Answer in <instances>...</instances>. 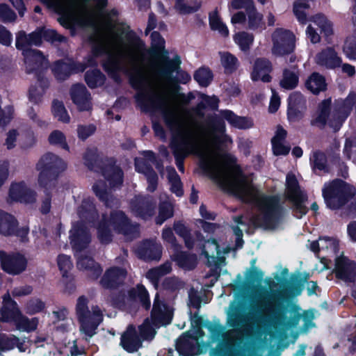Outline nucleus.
Wrapping results in <instances>:
<instances>
[{"instance_id": "f257e3e1", "label": "nucleus", "mask_w": 356, "mask_h": 356, "mask_svg": "<svg viewBox=\"0 0 356 356\" xmlns=\"http://www.w3.org/2000/svg\"><path fill=\"white\" fill-rule=\"evenodd\" d=\"M66 168V163L52 152L45 153L37 163L36 170L39 172L38 182L39 186L45 190L46 195L40 207V212L42 214L46 215L50 212L51 191L56 187L59 176Z\"/></svg>"}, {"instance_id": "f03ea898", "label": "nucleus", "mask_w": 356, "mask_h": 356, "mask_svg": "<svg viewBox=\"0 0 356 356\" xmlns=\"http://www.w3.org/2000/svg\"><path fill=\"white\" fill-rule=\"evenodd\" d=\"M349 95L345 99L336 100L332 108L331 98L323 99L317 106L316 115L311 120L312 126L323 129L327 125L338 132L350 115L355 104Z\"/></svg>"}, {"instance_id": "7ed1b4c3", "label": "nucleus", "mask_w": 356, "mask_h": 356, "mask_svg": "<svg viewBox=\"0 0 356 356\" xmlns=\"http://www.w3.org/2000/svg\"><path fill=\"white\" fill-rule=\"evenodd\" d=\"M84 165L88 170L101 174L111 188H120L123 184L124 172L116 165L114 157L99 153L96 147L87 148L83 156Z\"/></svg>"}, {"instance_id": "20e7f679", "label": "nucleus", "mask_w": 356, "mask_h": 356, "mask_svg": "<svg viewBox=\"0 0 356 356\" xmlns=\"http://www.w3.org/2000/svg\"><path fill=\"white\" fill-rule=\"evenodd\" d=\"M70 238L71 244L76 251L77 268L81 270L86 271L88 276L91 279H97L102 272L101 266L92 257L83 255L81 252L90 242V234L85 224H74L70 230Z\"/></svg>"}, {"instance_id": "39448f33", "label": "nucleus", "mask_w": 356, "mask_h": 356, "mask_svg": "<svg viewBox=\"0 0 356 356\" xmlns=\"http://www.w3.org/2000/svg\"><path fill=\"white\" fill-rule=\"evenodd\" d=\"M88 40L91 44V54L85 58L86 63H81L86 66V70L88 67H96L97 58L107 55L106 59L102 61V66L111 79L115 83H121L120 74L124 70L121 59L116 54L109 53L106 45L94 36H90Z\"/></svg>"}, {"instance_id": "423d86ee", "label": "nucleus", "mask_w": 356, "mask_h": 356, "mask_svg": "<svg viewBox=\"0 0 356 356\" xmlns=\"http://www.w3.org/2000/svg\"><path fill=\"white\" fill-rule=\"evenodd\" d=\"M129 83L137 91L136 102L143 112L154 111L164 105L162 97L149 88V81L141 70L136 69L129 74Z\"/></svg>"}, {"instance_id": "0eeeda50", "label": "nucleus", "mask_w": 356, "mask_h": 356, "mask_svg": "<svg viewBox=\"0 0 356 356\" xmlns=\"http://www.w3.org/2000/svg\"><path fill=\"white\" fill-rule=\"evenodd\" d=\"M277 284L273 282V284L269 285L268 289L264 290L259 294L257 300L260 312L273 325L282 323L285 316V292L277 289Z\"/></svg>"}, {"instance_id": "6e6552de", "label": "nucleus", "mask_w": 356, "mask_h": 356, "mask_svg": "<svg viewBox=\"0 0 356 356\" xmlns=\"http://www.w3.org/2000/svg\"><path fill=\"white\" fill-rule=\"evenodd\" d=\"M356 195V188L348 182L337 178L325 183L322 195L327 208L337 210L344 207Z\"/></svg>"}, {"instance_id": "1a4fd4ad", "label": "nucleus", "mask_w": 356, "mask_h": 356, "mask_svg": "<svg viewBox=\"0 0 356 356\" xmlns=\"http://www.w3.org/2000/svg\"><path fill=\"white\" fill-rule=\"evenodd\" d=\"M76 315L80 323V331L86 337H92L99 325L103 321L102 310L97 305L88 307V299L81 296L76 300L75 307Z\"/></svg>"}, {"instance_id": "9d476101", "label": "nucleus", "mask_w": 356, "mask_h": 356, "mask_svg": "<svg viewBox=\"0 0 356 356\" xmlns=\"http://www.w3.org/2000/svg\"><path fill=\"white\" fill-rule=\"evenodd\" d=\"M285 199L291 204L293 215L301 218L309 211L305 205L308 200L307 193L301 189L299 182L293 174H288L286 177Z\"/></svg>"}, {"instance_id": "9b49d317", "label": "nucleus", "mask_w": 356, "mask_h": 356, "mask_svg": "<svg viewBox=\"0 0 356 356\" xmlns=\"http://www.w3.org/2000/svg\"><path fill=\"white\" fill-rule=\"evenodd\" d=\"M152 50L151 54L159 56L164 53L161 58L163 64L159 74L164 77H170L172 73L179 67L181 65V59L179 56L176 55L173 59H170L167 56L168 51L165 49V40L159 31H154L150 35Z\"/></svg>"}, {"instance_id": "f8f14e48", "label": "nucleus", "mask_w": 356, "mask_h": 356, "mask_svg": "<svg viewBox=\"0 0 356 356\" xmlns=\"http://www.w3.org/2000/svg\"><path fill=\"white\" fill-rule=\"evenodd\" d=\"M222 159L226 165L232 167L236 170L237 175L241 177V179L234 181L224 179L220 182V184L222 186H226L228 191L241 202H248L252 194L250 190L243 185L245 177L240 165L236 163V158L229 153H225L222 156Z\"/></svg>"}, {"instance_id": "ddd939ff", "label": "nucleus", "mask_w": 356, "mask_h": 356, "mask_svg": "<svg viewBox=\"0 0 356 356\" xmlns=\"http://www.w3.org/2000/svg\"><path fill=\"white\" fill-rule=\"evenodd\" d=\"M12 308L6 306L0 309V321L13 322L16 328L19 331L31 332L35 331L38 325V318H29L19 310L17 303H11Z\"/></svg>"}, {"instance_id": "4468645a", "label": "nucleus", "mask_w": 356, "mask_h": 356, "mask_svg": "<svg viewBox=\"0 0 356 356\" xmlns=\"http://www.w3.org/2000/svg\"><path fill=\"white\" fill-rule=\"evenodd\" d=\"M259 209L262 222H280L286 213L278 195H264L261 199Z\"/></svg>"}, {"instance_id": "2eb2a0df", "label": "nucleus", "mask_w": 356, "mask_h": 356, "mask_svg": "<svg viewBox=\"0 0 356 356\" xmlns=\"http://www.w3.org/2000/svg\"><path fill=\"white\" fill-rule=\"evenodd\" d=\"M272 53L276 56H283L293 53L296 47L293 33L284 29H277L272 35Z\"/></svg>"}, {"instance_id": "dca6fc26", "label": "nucleus", "mask_w": 356, "mask_h": 356, "mask_svg": "<svg viewBox=\"0 0 356 356\" xmlns=\"http://www.w3.org/2000/svg\"><path fill=\"white\" fill-rule=\"evenodd\" d=\"M203 335V331L199 325L193 330L183 334L177 340L175 348L177 351L183 356H193L200 350L199 337Z\"/></svg>"}, {"instance_id": "f3484780", "label": "nucleus", "mask_w": 356, "mask_h": 356, "mask_svg": "<svg viewBox=\"0 0 356 356\" xmlns=\"http://www.w3.org/2000/svg\"><path fill=\"white\" fill-rule=\"evenodd\" d=\"M307 99L299 91L291 92L287 98L286 115L289 122H299L307 111Z\"/></svg>"}, {"instance_id": "a211bd4d", "label": "nucleus", "mask_w": 356, "mask_h": 356, "mask_svg": "<svg viewBox=\"0 0 356 356\" xmlns=\"http://www.w3.org/2000/svg\"><path fill=\"white\" fill-rule=\"evenodd\" d=\"M86 70V66L80 62L70 60L68 62L64 60H58L54 62L52 72L57 80L65 81L72 74L83 72Z\"/></svg>"}, {"instance_id": "6ab92c4d", "label": "nucleus", "mask_w": 356, "mask_h": 356, "mask_svg": "<svg viewBox=\"0 0 356 356\" xmlns=\"http://www.w3.org/2000/svg\"><path fill=\"white\" fill-rule=\"evenodd\" d=\"M0 261L2 269L12 275L23 272L26 267V260L20 254H8L0 250Z\"/></svg>"}, {"instance_id": "aec40b11", "label": "nucleus", "mask_w": 356, "mask_h": 356, "mask_svg": "<svg viewBox=\"0 0 356 356\" xmlns=\"http://www.w3.org/2000/svg\"><path fill=\"white\" fill-rule=\"evenodd\" d=\"M334 273L337 278L346 282H354L356 279V263L344 256L335 260Z\"/></svg>"}, {"instance_id": "412c9836", "label": "nucleus", "mask_w": 356, "mask_h": 356, "mask_svg": "<svg viewBox=\"0 0 356 356\" xmlns=\"http://www.w3.org/2000/svg\"><path fill=\"white\" fill-rule=\"evenodd\" d=\"M131 207L137 216L146 220L154 215L156 202L150 196H138L131 202Z\"/></svg>"}, {"instance_id": "4be33fe9", "label": "nucleus", "mask_w": 356, "mask_h": 356, "mask_svg": "<svg viewBox=\"0 0 356 356\" xmlns=\"http://www.w3.org/2000/svg\"><path fill=\"white\" fill-rule=\"evenodd\" d=\"M70 93L72 102L77 106L80 111H88L92 109L91 95L83 83L74 84Z\"/></svg>"}, {"instance_id": "5701e85b", "label": "nucleus", "mask_w": 356, "mask_h": 356, "mask_svg": "<svg viewBox=\"0 0 356 356\" xmlns=\"http://www.w3.org/2000/svg\"><path fill=\"white\" fill-rule=\"evenodd\" d=\"M9 197L15 202L32 204L36 200V193L28 188L24 181H21L11 184Z\"/></svg>"}, {"instance_id": "b1692460", "label": "nucleus", "mask_w": 356, "mask_h": 356, "mask_svg": "<svg viewBox=\"0 0 356 356\" xmlns=\"http://www.w3.org/2000/svg\"><path fill=\"white\" fill-rule=\"evenodd\" d=\"M77 215L80 220L75 222H106L99 220V212L93 202V200L88 197L82 200L77 208Z\"/></svg>"}, {"instance_id": "393cba45", "label": "nucleus", "mask_w": 356, "mask_h": 356, "mask_svg": "<svg viewBox=\"0 0 356 356\" xmlns=\"http://www.w3.org/2000/svg\"><path fill=\"white\" fill-rule=\"evenodd\" d=\"M24 57L28 74L45 72L47 70V60L41 51L38 49L28 51Z\"/></svg>"}, {"instance_id": "a878e982", "label": "nucleus", "mask_w": 356, "mask_h": 356, "mask_svg": "<svg viewBox=\"0 0 356 356\" xmlns=\"http://www.w3.org/2000/svg\"><path fill=\"white\" fill-rule=\"evenodd\" d=\"M273 71V65L266 58H257L254 60L251 79L253 81L261 80L264 83H270L272 81L270 72Z\"/></svg>"}, {"instance_id": "bb28decb", "label": "nucleus", "mask_w": 356, "mask_h": 356, "mask_svg": "<svg viewBox=\"0 0 356 356\" xmlns=\"http://www.w3.org/2000/svg\"><path fill=\"white\" fill-rule=\"evenodd\" d=\"M120 345L129 353H135L142 347L143 340L134 325H129L122 334Z\"/></svg>"}, {"instance_id": "cd10ccee", "label": "nucleus", "mask_w": 356, "mask_h": 356, "mask_svg": "<svg viewBox=\"0 0 356 356\" xmlns=\"http://www.w3.org/2000/svg\"><path fill=\"white\" fill-rule=\"evenodd\" d=\"M138 256L144 260H159L162 254V246L154 240H146L136 249Z\"/></svg>"}, {"instance_id": "c85d7f7f", "label": "nucleus", "mask_w": 356, "mask_h": 356, "mask_svg": "<svg viewBox=\"0 0 356 356\" xmlns=\"http://www.w3.org/2000/svg\"><path fill=\"white\" fill-rule=\"evenodd\" d=\"M172 316L171 307L161 302L159 300V295L156 294L152 311V318L154 323L168 324L171 321Z\"/></svg>"}, {"instance_id": "c756f323", "label": "nucleus", "mask_w": 356, "mask_h": 356, "mask_svg": "<svg viewBox=\"0 0 356 356\" xmlns=\"http://www.w3.org/2000/svg\"><path fill=\"white\" fill-rule=\"evenodd\" d=\"M92 191L105 207L108 208L119 207V200L108 191L106 181L102 180L96 181L92 186Z\"/></svg>"}, {"instance_id": "7c9ffc66", "label": "nucleus", "mask_w": 356, "mask_h": 356, "mask_svg": "<svg viewBox=\"0 0 356 356\" xmlns=\"http://www.w3.org/2000/svg\"><path fill=\"white\" fill-rule=\"evenodd\" d=\"M316 63L328 69H335L341 65L342 60L333 47H328L317 54Z\"/></svg>"}, {"instance_id": "2f4dec72", "label": "nucleus", "mask_w": 356, "mask_h": 356, "mask_svg": "<svg viewBox=\"0 0 356 356\" xmlns=\"http://www.w3.org/2000/svg\"><path fill=\"white\" fill-rule=\"evenodd\" d=\"M127 270L122 268L113 267L108 269L101 280L104 288H115L123 283L127 277Z\"/></svg>"}, {"instance_id": "473e14b6", "label": "nucleus", "mask_w": 356, "mask_h": 356, "mask_svg": "<svg viewBox=\"0 0 356 356\" xmlns=\"http://www.w3.org/2000/svg\"><path fill=\"white\" fill-rule=\"evenodd\" d=\"M220 115L230 124L231 127L238 129H248L254 126L252 118L239 116L234 111L228 109L221 110Z\"/></svg>"}, {"instance_id": "72a5a7b5", "label": "nucleus", "mask_w": 356, "mask_h": 356, "mask_svg": "<svg viewBox=\"0 0 356 356\" xmlns=\"http://www.w3.org/2000/svg\"><path fill=\"white\" fill-rule=\"evenodd\" d=\"M29 232L27 225L22 224H0V234L3 236H16L22 241H26Z\"/></svg>"}, {"instance_id": "f704fd0d", "label": "nucleus", "mask_w": 356, "mask_h": 356, "mask_svg": "<svg viewBox=\"0 0 356 356\" xmlns=\"http://www.w3.org/2000/svg\"><path fill=\"white\" fill-rule=\"evenodd\" d=\"M305 87L314 95H318L327 90V83L323 75L313 72L305 81Z\"/></svg>"}, {"instance_id": "c9c22d12", "label": "nucleus", "mask_w": 356, "mask_h": 356, "mask_svg": "<svg viewBox=\"0 0 356 356\" xmlns=\"http://www.w3.org/2000/svg\"><path fill=\"white\" fill-rule=\"evenodd\" d=\"M84 80L90 88L95 89L102 86L105 83L106 77L99 69L95 68L85 72Z\"/></svg>"}, {"instance_id": "e433bc0d", "label": "nucleus", "mask_w": 356, "mask_h": 356, "mask_svg": "<svg viewBox=\"0 0 356 356\" xmlns=\"http://www.w3.org/2000/svg\"><path fill=\"white\" fill-rule=\"evenodd\" d=\"M233 39L240 50L244 54H248L253 45L254 37L252 33L238 31L234 35Z\"/></svg>"}, {"instance_id": "4c0bfd02", "label": "nucleus", "mask_w": 356, "mask_h": 356, "mask_svg": "<svg viewBox=\"0 0 356 356\" xmlns=\"http://www.w3.org/2000/svg\"><path fill=\"white\" fill-rule=\"evenodd\" d=\"M189 143L186 138L181 134L172 137L170 147L174 156L186 155L187 156V149L189 147Z\"/></svg>"}, {"instance_id": "58836bf2", "label": "nucleus", "mask_w": 356, "mask_h": 356, "mask_svg": "<svg viewBox=\"0 0 356 356\" xmlns=\"http://www.w3.org/2000/svg\"><path fill=\"white\" fill-rule=\"evenodd\" d=\"M209 26L212 31H218L222 37L229 35V29L218 14V8L209 13Z\"/></svg>"}, {"instance_id": "ea45409f", "label": "nucleus", "mask_w": 356, "mask_h": 356, "mask_svg": "<svg viewBox=\"0 0 356 356\" xmlns=\"http://www.w3.org/2000/svg\"><path fill=\"white\" fill-rule=\"evenodd\" d=\"M299 83V74L288 68H285L282 72V78L280 81L281 88L291 90L295 89Z\"/></svg>"}, {"instance_id": "a19ab883", "label": "nucleus", "mask_w": 356, "mask_h": 356, "mask_svg": "<svg viewBox=\"0 0 356 356\" xmlns=\"http://www.w3.org/2000/svg\"><path fill=\"white\" fill-rule=\"evenodd\" d=\"M113 229L118 234H122L126 240H133L139 236L138 224H113Z\"/></svg>"}, {"instance_id": "79ce46f5", "label": "nucleus", "mask_w": 356, "mask_h": 356, "mask_svg": "<svg viewBox=\"0 0 356 356\" xmlns=\"http://www.w3.org/2000/svg\"><path fill=\"white\" fill-rule=\"evenodd\" d=\"M310 164L312 170L316 172V170L323 171L324 172H329L327 166V159L325 154L320 150H316L313 152L312 156L310 157Z\"/></svg>"}, {"instance_id": "37998d69", "label": "nucleus", "mask_w": 356, "mask_h": 356, "mask_svg": "<svg viewBox=\"0 0 356 356\" xmlns=\"http://www.w3.org/2000/svg\"><path fill=\"white\" fill-rule=\"evenodd\" d=\"M173 259L180 267L186 270L193 269L197 263L195 254H187L184 252H178L173 255Z\"/></svg>"}, {"instance_id": "c03bdc74", "label": "nucleus", "mask_w": 356, "mask_h": 356, "mask_svg": "<svg viewBox=\"0 0 356 356\" xmlns=\"http://www.w3.org/2000/svg\"><path fill=\"white\" fill-rule=\"evenodd\" d=\"M220 61L226 74H233L239 67L237 57L229 51L224 52L221 55Z\"/></svg>"}, {"instance_id": "a18cd8bd", "label": "nucleus", "mask_w": 356, "mask_h": 356, "mask_svg": "<svg viewBox=\"0 0 356 356\" xmlns=\"http://www.w3.org/2000/svg\"><path fill=\"white\" fill-rule=\"evenodd\" d=\"M193 79L201 87H207L213 81V74L209 67L202 66L195 71Z\"/></svg>"}, {"instance_id": "49530a36", "label": "nucleus", "mask_w": 356, "mask_h": 356, "mask_svg": "<svg viewBox=\"0 0 356 356\" xmlns=\"http://www.w3.org/2000/svg\"><path fill=\"white\" fill-rule=\"evenodd\" d=\"M219 99L216 96H209L203 95L202 100L199 102L197 106L193 108V111L197 115H201L202 111L209 108L211 111H216L218 108Z\"/></svg>"}, {"instance_id": "de8ad7c7", "label": "nucleus", "mask_w": 356, "mask_h": 356, "mask_svg": "<svg viewBox=\"0 0 356 356\" xmlns=\"http://www.w3.org/2000/svg\"><path fill=\"white\" fill-rule=\"evenodd\" d=\"M198 166L204 175L209 176L213 179H221L220 175L216 172L212 161L209 157L200 156Z\"/></svg>"}, {"instance_id": "09e8293b", "label": "nucleus", "mask_w": 356, "mask_h": 356, "mask_svg": "<svg viewBox=\"0 0 356 356\" xmlns=\"http://www.w3.org/2000/svg\"><path fill=\"white\" fill-rule=\"evenodd\" d=\"M51 112L54 118L63 123H69L70 117L62 101L54 99L51 106Z\"/></svg>"}, {"instance_id": "8fccbe9b", "label": "nucleus", "mask_w": 356, "mask_h": 356, "mask_svg": "<svg viewBox=\"0 0 356 356\" xmlns=\"http://www.w3.org/2000/svg\"><path fill=\"white\" fill-rule=\"evenodd\" d=\"M129 296L134 299L138 300L146 309L150 307L148 292L143 285H137L136 287L131 289L129 291Z\"/></svg>"}, {"instance_id": "3c124183", "label": "nucleus", "mask_w": 356, "mask_h": 356, "mask_svg": "<svg viewBox=\"0 0 356 356\" xmlns=\"http://www.w3.org/2000/svg\"><path fill=\"white\" fill-rule=\"evenodd\" d=\"M247 15L248 17V27L250 29L255 31L262 28V14L257 12L255 6H250L247 8Z\"/></svg>"}, {"instance_id": "603ef678", "label": "nucleus", "mask_w": 356, "mask_h": 356, "mask_svg": "<svg viewBox=\"0 0 356 356\" xmlns=\"http://www.w3.org/2000/svg\"><path fill=\"white\" fill-rule=\"evenodd\" d=\"M174 215L173 204L166 200L160 202L159 204V213L155 222H164Z\"/></svg>"}, {"instance_id": "864d4df0", "label": "nucleus", "mask_w": 356, "mask_h": 356, "mask_svg": "<svg viewBox=\"0 0 356 356\" xmlns=\"http://www.w3.org/2000/svg\"><path fill=\"white\" fill-rule=\"evenodd\" d=\"M15 47L17 49L22 51V55L27 54L28 51H31V44L29 35L24 31H20L16 35Z\"/></svg>"}, {"instance_id": "5fc2aeb1", "label": "nucleus", "mask_w": 356, "mask_h": 356, "mask_svg": "<svg viewBox=\"0 0 356 356\" xmlns=\"http://www.w3.org/2000/svg\"><path fill=\"white\" fill-rule=\"evenodd\" d=\"M42 33V39L47 42L55 44L56 42L62 43L67 40V38L64 35L59 34L54 29H47L44 27H41Z\"/></svg>"}, {"instance_id": "6e6d98bb", "label": "nucleus", "mask_w": 356, "mask_h": 356, "mask_svg": "<svg viewBox=\"0 0 356 356\" xmlns=\"http://www.w3.org/2000/svg\"><path fill=\"white\" fill-rule=\"evenodd\" d=\"M17 343V337L14 334H0V350L6 352L14 349Z\"/></svg>"}, {"instance_id": "4d7b16f0", "label": "nucleus", "mask_w": 356, "mask_h": 356, "mask_svg": "<svg viewBox=\"0 0 356 356\" xmlns=\"http://www.w3.org/2000/svg\"><path fill=\"white\" fill-rule=\"evenodd\" d=\"M202 253L208 260L209 258L214 259L218 256L220 250L217 241L214 239L205 241L202 245Z\"/></svg>"}, {"instance_id": "13d9d810", "label": "nucleus", "mask_w": 356, "mask_h": 356, "mask_svg": "<svg viewBox=\"0 0 356 356\" xmlns=\"http://www.w3.org/2000/svg\"><path fill=\"white\" fill-rule=\"evenodd\" d=\"M48 140L51 145H58L65 150H69L65 136L59 130L53 131L49 136Z\"/></svg>"}, {"instance_id": "bf43d9fd", "label": "nucleus", "mask_w": 356, "mask_h": 356, "mask_svg": "<svg viewBox=\"0 0 356 356\" xmlns=\"http://www.w3.org/2000/svg\"><path fill=\"white\" fill-rule=\"evenodd\" d=\"M202 6L201 2L196 1L195 5L188 6L184 3V0H175V8L179 14H191L198 11Z\"/></svg>"}, {"instance_id": "052dcab7", "label": "nucleus", "mask_w": 356, "mask_h": 356, "mask_svg": "<svg viewBox=\"0 0 356 356\" xmlns=\"http://www.w3.org/2000/svg\"><path fill=\"white\" fill-rule=\"evenodd\" d=\"M140 337L142 340L150 341L156 334V331L152 325L150 321L146 318L143 324L138 326Z\"/></svg>"}, {"instance_id": "680f3d73", "label": "nucleus", "mask_w": 356, "mask_h": 356, "mask_svg": "<svg viewBox=\"0 0 356 356\" xmlns=\"http://www.w3.org/2000/svg\"><path fill=\"white\" fill-rule=\"evenodd\" d=\"M174 229L178 235L184 239L186 245L188 248H191L194 245L195 243L192 240L191 234L184 226V224H175Z\"/></svg>"}, {"instance_id": "e2e57ef3", "label": "nucleus", "mask_w": 356, "mask_h": 356, "mask_svg": "<svg viewBox=\"0 0 356 356\" xmlns=\"http://www.w3.org/2000/svg\"><path fill=\"white\" fill-rule=\"evenodd\" d=\"M0 19L4 23L15 22L16 13L6 3H0Z\"/></svg>"}, {"instance_id": "0e129e2a", "label": "nucleus", "mask_w": 356, "mask_h": 356, "mask_svg": "<svg viewBox=\"0 0 356 356\" xmlns=\"http://www.w3.org/2000/svg\"><path fill=\"white\" fill-rule=\"evenodd\" d=\"M110 224H98L97 237L102 243H108L111 241L112 234L109 227Z\"/></svg>"}, {"instance_id": "69168bd1", "label": "nucleus", "mask_w": 356, "mask_h": 356, "mask_svg": "<svg viewBox=\"0 0 356 356\" xmlns=\"http://www.w3.org/2000/svg\"><path fill=\"white\" fill-rule=\"evenodd\" d=\"M163 121L170 131L177 129L179 126V120L176 114L172 111L164 112L163 114Z\"/></svg>"}, {"instance_id": "338daca9", "label": "nucleus", "mask_w": 356, "mask_h": 356, "mask_svg": "<svg viewBox=\"0 0 356 356\" xmlns=\"http://www.w3.org/2000/svg\"><path fill=\"white\" fill-rule=\"evenodd\" d=\"M44 93V90L40 89L37 85H31L29 89V99L38 105L42 102Z\"/></svg>"}, {"instance_id": "774afa93", "label": "nucleus", "mask_w": 356, "mask_h": 356, "mask_svg": "<svg viewBox=\"0 0 356 356\" xmlns=\"http://www.w3.org/2000/svg\"><path fill=\"white\" fill-rule=\"evenodd\" d=\"M103 221L107 222H132L126 213L121 210L111 211L109 220H106L104 216Z\"/></svg>"}]
</instances>
